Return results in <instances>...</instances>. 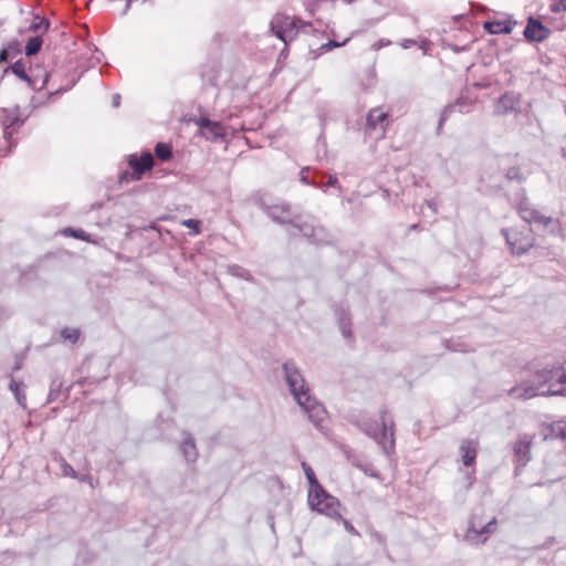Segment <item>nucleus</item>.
I'll use <instances>...</instances> for the list:
<instances>
[{"label": "nucleus", "instance_id": "f257e3e1", "mask_svg": "<svg viewBox=\"0 0 566 566\" xmlns=\"http://www.w3.org/2000/svg\"><path fill=\"white\" fill-rule=\"evenodd\" d=\"M560 371H565V363L546 366L533 373L518 386L513 387L510 395L522 399H531L536 396H566V377H560Z\"/></svg>", "mask_w": 566, "mask_h": 566}, {"label": "nucleus", "instance_id": "f03ea898", "mask_svg": "<svg viewBox=\"0 0 566 566\" xmlns=\"http://www.w3.org/2000/svg\"><path fill=\"white\" fill-rule=\"evenodd\" d=\"M285 380L294 400L316 427H319L326 419V410L311 394L300 370L293 363L283 365Z\"/></svg>", "mask_w": 566, "mask_h": 566}, {"label": "nucleus", "instance_id": "7ed1b4c3", "mask_svg": "<svg viewBox=\"0 0 566 566\" xmlns=\"http://www.w3.org/2000/svg\"><path fill=\"white\" fill-rule=\"evenodd\" d=\"M307 501L313 511L332 518H342L339 513V501L335 496L328 494L322 486L308 489Z\"/></svg>", "mask_w": 566, "mask_h": 566}, {"label": "nucleus", "instance_id": "20e7f679", "mask_svg": "<svg viewBox=\"0 0 566 566\" xmlns=\"http://www.w3.org/2000/svg\"><path fill=\"white\" fill-rule=\"evenodd\" d=\"M364 432L375 439L382 448L386 453H390L395 448V438H394V422L387 421L385 418V411L380 417V422H364L363 423Z\"/></svg>", "mask_w": 566, "mask_h": 566}, {"label": "nucleus", "instance_id": "39448f33", "mask_svg": "<svg viewBox=\"0 0 566 566\" xmlns=\"http://www.w3.org/2000/svg\"><path fill=\"white\" fill-rule=\"evenodd\" d=\"M502 233L513 254L521 255L533 247L534 239L528 228H524L521 231L503 229Z\"/></svg>", "mask_w": 566, "mask_h": 566}, {"label": "nucleus", "instance_id": "423d86ee", "mask_svg": "<svg viewBox=\"0 0 566 566\" xmlns=\"http://www.w3.org/2000/svg\"><path fill=\"white\" fill-rule=\"evenodd\" d=\"M270 25L271 31L285 44L293 41L298 33L295 20L286 14L274 15Z\"/></svg>", "mask_w": 566, "mask_h": 566}, {"label": "nucleus", "instance_id": "0eeeda50", "mask_svg": "<svg viewBox=\"0 0 566 566\" xmlns=\"http://www.w3.org/2000/svg\"><path fill=\"white\" fill-rule=\"evenodd\" d=\"M496 523V518H492L485 525H482V523L479 522L476 517H472L464 534V541L472 545L484 543L488 537L494 533Z\"/></svg>", "mask_w": 566, "mask_h": 566}, {"label": "nucleus", "instance_id": "6e6552de", "mask_svg": "<svg viewBox=\"0 0 566 566\" xmlns=\"http://www.w3.org/2000/svg\"><path fill=\"white\" fill-rule=\"evenodd\" d=\"M518 213L521 218L527 223H539L544 227L551 224L554 220L549 217L542 214L538 210L531 207V203L527 199H524L518 205Z\"/></svg>", "mask_w": 566, "mask_h": 566}, {"label": "nucleus", "instance_id": "1a4fd4ad", "mask_svg": "<svg viewBox=\"0 0 566 566\" xmlns=\"http://www.w3.org/2000/svg\"><path fill=\"white\" fill-rule=\"evenodd\" d=\"M266 213L273 221L281 223V224L294 223L295 219L297 218L293 213L290 205L285 203V202H280V203L269 206L266 208Z\"/></svg>", "mask_w": 566, "mask_h": 566}, {"label": "nucleus", "instance_id": "9d476101", "mask_svg": "<svg viewBox=\"0 0 566 566\" xmlns=\"http://www.w3.org/2000/svg\"><path fill=\"white\" fill-rule=\"evenodd\" d=\"M197 124L201 130V135L207 139L216 140L218 138L224 137L226 135V128L218 122H212L208 118H201Z\"/></svg>", "mask_w": 566, "mask_h": 566}, {"label": "nucleus", "instance_id": "9b49d317", "mask_svg": "<svg viewBox=\"0 0 566 566\" xmlns=\"http://www.w3.org/2000/svg\"><path fill=\"white\" fill-rule=\"evenodd\" d=\"M524 35L530 41L541 42L549 35V30L538 20L531 18L524 30Z\"/></svg>", "mask_w": 566, "mask_h": 566}, {"label": "nucleus", "instance_id": "f8f14e48", "mask_svg": "<svg viewBox=\"0 0 566 566\" xmlns=\"http://www.w3.org/2000/svg\"><path fill=\"white\" fill-rule=\"evenodd\" d=\"M479 449V441L473 439H465L461 442L459 451L461 460L464 465L470 467L475 462L476 453Z\"/></svg>", "mask_w": 566, "mask_h": 566}, {"label": "nucleus", "instance_id": "ddd939ff", "mask_svg": "<svg viewBox=\"0 0 566 566\" xmlns=\"http://www.w3.org/2000/svg\"><path fill=\"white\" fill-rule=\"evenodd\" d=\"M129 166L134 172L138 176L145 171L150 170L154 165V159L150 153H144L140 157L137 155H130L128 159Z\"/></svg>", "mask_w": 566, "mask_h": 566}, {"label": "nucleus", "instance_id": "4468645a", "mask_svg": "<svg viewBox=\"0 0 566 566\" xmlns=\"http://www.w3.org/2000/svg\"><path fill=\"white\" fill-rule=\"evenodd\" d=\"M531 443L530 437L524 436L514 446L515 461L517 465H525L531 459Z\"/></svg>", "mask_w": 566, "mask_h": 566}, {"label": "nucleus", "instance_id": "2eb2a0df", "mask_svg": "<svg viewBox=\"0 0 566 566\" xmlns=\"http://www.w3.org/2000/svg\"><path fill=\"white\" fill-rule=\"evenodd\" d=\"M387 118V113L382 112L379 108L371 109L367 115V126L371 129H376L378 125H380V135L384 134L385 127L382 123Z\"/></svg>", "mask_w": 566, "mask_h": 566}, {"label": "nucleus", "instance_id": "dca6fc26", "mask_svg": "<svg viewBox=\"0 0 566 566\" xmlns=\"http://www.w3.org/2000/svg\"><path fill=\"white\" fill-rule=\"evenodd\" d=\"M484 28L492 34H509L513 30V25L510 21H490L485 22Z\"/></svg>", "mask_w": 566, "mask_h": 566}, {"label": "nucleus", "instance_id": "f3484780", "mask_svg": "<svg viewBox=\"0 0 566 566\" xmlns=\"http://www.w3.org/2000/svg\"><path fill=\"white\" fill-rule=\"evenodd\" d=\"M517 104V99L513 94H504L499 101L495 106V113L496 114H505L510 111H513Z\"/></svg>", "mask_w": 566, "mask_h": 566}, {"label": "nucleus", "instance_id": "a211bd4d", "mask_svg": "<svg viewBox=\"0 0 566 566\" xmlns=\"http://www.w3.org/2000/svg\"><path fill=\"white\" fill-rule=\"evenodd\" d=\"M9 388L13 392L18 403L25 408L27 397L24 392L25 386L23 385V382L11 379Z\"/></svg>", "mask_w": 566, "mask_h": 566}, {"label": "nucleus", "instance_id": "6ab92c4d", "mask_svg": "<svg viewBox=\"0 0 566 566\" xmlns=\"http://www.w3.org/2000/svg\"><path fill=\"white\" fill-rule=\"evenodd\" d=\"M181 451L187 461H195L197 459V450L191 437L187 436L182 442Z\"/></svg>", "mask_w": 566, "mask_h": 566}, {"label": "nucleus", "instance_id": "aec40b11", "mask_svg": "<svg viewBox=\"0 0 566 566\" xmlns=\"http://www.w3.org/2000/svg\"><path fill=\"white\" fill-rule=\"evenodd\" d=\"M11 71L19 78L29 83L30 86L34 87L33 80L27 74L24 64L21 61H17L12 64Z\"/></svg>", "mask_w": 566, "mask_h": 566}, {"label": "nucleus", "instance_id": "412c9836", "mask_svg": "<svg viewBox=\"0 0 566 566\" xmlns=\"http://www.w3.org/2000/svg\"><path fill=\"white\" fill-rule=\"evenodd\" d=\"M549 436L552 438L566 439V422L556 421L549 426Z\"/></svg>", "mask_w": 566, "mask_h": 566}, {"label": "nucleus", "instance_id": "4be33fe9", "mask_svg": "<svg viewBox=\"0 0 566 566\" xmlns=\"http://www.w3.org/2000/svg\"><path fill=\"white\" fill-rule=\"evenodd\" d=\"M42 45V40L39 36H34L29 39L27 45H25V54L27 55H33L36 54Z\"/></svg>", "mask_w": 566, "mask_h": 566}, {"label": "nucleus", "instance_id": "5701e85b", "mask_svg": "<svg viewBox=\"0 0 566 566\" xmlns=\"http://www.w3.org/2000/svg\"><path fill=\"white\" fill-rule=\"evenodd\" d=\"M302 469L304 471V474L310 483V489H315V486H322L316 476H315V473L314 471L312 470V468L306 463V462H302Z\"/></svg>", "mask_w": 566, "mask_h": 566}, {"label": "nucleus", "instance_id": "b1692460", "mask_svg": "<svg viewBox=\"0 0 566 566\" xmlns=\"http://www.w3.org/2000/svg\"><path fill=\"white\" fill-rule=\"evenodd\" d=\"M155 154L160 160H167L171 156V148L169 145L164 143H158L155 147Z\"/></svg>", "mask_w": 566, "mask_h": 566}, {"label": "nucleus", "instance_id": "393cba45", "mask_svg": "<svg viewBox=\"0 0 566 566\" xmlns=\"http://www.w3.org/2000/svg\"><path fill=\"white\" fill-rule=\"evenodd\" d=\"M181 226L191 230L190 234L197 235L200 233V221L195 219H185L181 221Z\"/></svg>", "mask_w": 566, "mask_h": 566}, {"label": "nucleus", "instance_id": "a878e982", "mask_svg": "<svg viewBox=\"0 0 566 566\" xmlns=\"http://www.w3.org/2000/svg\"><path fill=\"white\" fill-rule=\"evenodd\" d=\"M61 335L64 339L75 343L80 337V331L76 328H64Z\"/></svg>", "mask_w": 566, "mask_h": 566}, {"label": "nucleus", "instance_id": "bb28decb", "mask_svg": "<svg viewBox=\"0 0 566 566\" xmlns=\"http://www.w3.org/2000/svg\"><path fill=\"white\" fill-rule=\"evenodd\" d=\"M60 468H61L62 474L64 476H70V478H73V479H77L78 478V475L75 472V470L73 469V467L70 465L66 461L61 460Z\"/></svg>", "mask_w": 566, "mask_h": 566}, {"label": "nucleus", "instance_id": "cd10ccee", "mask_svg": "<svg viewBox=\"0 0 566 566\" xmlns=\"http://www.w3.org/2000/svg\"><path fill=\"white\" fill-rule=\"evenodd\" d=\"M65 235L74 237L76 239H81L84 241H90L88 235L83 230H74L72 228H67L63 230Z\"/></svg>", "mask_w": 566, "mask_h": 566}, {"label": "nucleus", "instance_id": "c85d7f7f", "mask_svg": "<svg viewBox=\"0 0 566 566\" xmlns=\"http://www.w3.org/2000/svg\"><path fill=\"white\" fill-rule=\"evenodd\" d=\"M549 8L554 13L566 11V0H551Z\"/></svg>", "mask_w": 566, "mask_h": 566}, {"label": "nucleus", "instance_id": "c756f323", "mask_svg": "<svg viewBox=\"0 0 566 566\" xmlns=\"http://www.w3.org/2000/svg\"><path fill=\"white\" fill-rule=\"evenodd\" d=\"M42 28L46 30L49 28V22L43 18L36 17L33 23L31 24V29L36 31Z\"/></svg>", "mask_w": 566, "mask_h": 566}, {"label": "nucleus", "instance_id": "7c9ffc66", "mask_svg": "<svg viewBox=\"0 0 566 566\" xmlns=\"http://www.w3.org/2000/svg\"><path fill=\"white\" fill-rule=\"evenodd\" d=\"M295 228L306 238H312L314 235V229L310 226L301 227L298 224H295Z\"/></svg>", "mask_w": 566, "mask_h": 566}, {"label": "nucleus", "instance_id": "2f4dec72", "mask_svg": "<svg viewBox=\"0 0 566 566\" xmlns=\"http://www.w3.org/2000/svg\"><path fill=\"white\" fill-rule=\"evenodd\" d=\"M347 41H348V39L344 40L342 43H338L336 41L331 40L327 43L323 44L322 49L325 50V51H328V50H332L334 48H338V46H342V45L346 44Z\"/></svg>", "mask_w": 566, "mask_h": 566}, {"label": "nucleus", "instance_id": "473e14b6", "mask_svg": "<svg viewBox=\"0 0 566 566\" xmlns=\"http://www.w3.org/2000/svg\"><path fill=\"white\" fill-rule=\"evenodd\" d=\"M454 107H455V105L448 106L443 109L441 117H440L439 126H441L443 124V122L448 118L449 114L453 111Z\"/></svg>", "mask_w": 566, "mask_h": 566}, {"label": "nucleus", "instance_id": "72a5a7b5", "mask_svg": "<svg viewBox=\"0 0 566 566\" xmlns=\"http://www.w3.org/2000/svg\"><path fill=\"white\" fill-rule=\"evenodd\" d=\"M18 122V118H13L9 124H6V127H4V137L6 138H9V136L12 134V128L14 126V124Z\"/></svg>", "mask_w": 566, "mask_h": 566}, {"label": "nucleus", "instance_id": "f704fd0d", "mask_svg": "<svg viewBox=\"0 0 566 566\" xmlns=\"http://www.w3.org/2000/svg\"><path fill=\"white\" fill-rule=\"evenodd\" d=\"M417 42L415 40H411V39H406L401 42V46L403 49H409L410 46L415 45Z\"/></svg>", "mask_w": 566, "mask_h": 566}, {"label": "nucleus", "instance_id": "c9c22d12", "mask_svg": "<svg viewBox=\"0 0 566 566\" xmlns=\"http://www.w3.org/2000/svg\"><path fill=\"white\" fill-rule=\"evenodd\" d=\"M326 185L329 187H338V180L335 176H331Z\"/></svg>", "mask_w": 566, "mask_h": 566}, {"label": "nucleus", "instance_id": "e433bc0d", "mask_svg": "<svg viewBox=\"0 0 566 566\" xmlns=\"http://www.w3.org/2000/svg\"><path fill=\"white\" fill-rule=\"evenodd\" d=\"M518 177V170L513 168L511 170H509L507 172V178L510 179H514V178H517Z\"/></svg>", "mask_w": 566, "mask_h": 566}, {"label": "nucleus", "instance_id": "4c0bfd02", "mask_svg": "<svg viewBox=\"0 0 566 566\" xmlns=\"http://www.w3.org/2000/svg\"><path fill=\"white\" fill-rule=\"evenodd\" d=\"M388 44H390V42H389V41L384 42L382 40H380V41H378L377 43H375V44H374V49H375V50H379V49H381L382 46L388 45Z\"/></svg>", "mask_w": 566, "mask_h": 566}, {"label": "nucleus", "instance_id": "58836bf2", "mask_svg": "<svg viewBox=\"0 0 566 566\" xmlns=\"http://www.w3.org/2000/svg\"><path fill=\"white\" fill-rule=\"evenodd\" d=\"M358 468L360 470H363L365 474L370 475V476H375L374 472L368 467L358 465Z\"/></svg>", "mask_w": 566, "mask_h": 566}, {"label": "nucleus", "instance_id": "ea45409f", "mask_svg": "<svg viewBox=\"0 0 566 566\" xmlns=\"http://www.w3.org/2000/svg\"><path fill=\"white\" fill-rule=\"evenodd\" d=\"M343 524H344V527H345L346 531L355 532V528L353 527V525L348 521L343 520Z\"/></svg>", "mask_w": 566, "mask_h": 566}, {"label": "nucleus", "instance_id": "a19ab883", "mask_svg": "<svg viewBox=\"0 0 566 566\" xmlns=\"http://www.w3.org/2000/svg\"><path fill=\"white\" fill-rule=\"evenodd\" d=\"M342 333L345 337H349L350 336V329L347 328V326L345 324H342Z\"/></svg>", "mask_w": 566, "mask_h": 566}, {"label": "nucleus", "instance_id": "79ce46f5", "mask_svg": "<svg viewBox=\"0 0 566 566\" xmlns=\"http://www.w3.org/2000/svg\"><path fill=\"white\" fill-rule=\"evenodd\" d=\"M119 102H120V96H119V94H115V95L113 96V106H114V107H118V106H119Z\"/></svg>", "mask_w": 566, "mask_h": 566}, {"label": "nucleus", "instance_id": "37998d69", "mask_svg": "<svg viewBox=\"0 0 566 566\" xmlns=\"http://www.w3.org/2000/svg\"><path fill=\"white\" fill-rule=\"evenodd\" d=\"M308 170L307 169H303L302 172H301V180L304 182V184H308L307 181V176H306V172Z\"/></svg>", "mask_w": 566, "mask_h": 566}, {"label": "nucleus", "instance_id": "c03bdc74", "mask_svg": "<svg viewBox=\"0 0 566 566\" xmlns=\"http://www.w3.org/2000/svg\"><path fill=\"white\" fill-rule=\"evenodd\" d=\"M428 45H429V42H428L427 40H422V41L420 42V45H419V46H420V49H421V50H423V51L426 52V51H427V49H428Z\"/></svg>", "mask_w": 566, "mask_h": 566}, {"label": "nucleus", "instance_id": "a18cd8bd", "mask_svg": "<svg viewBox=\"0 0 566 566\" xmlns=\"http://www.w3.org/2000/svg\"><path fill=\"white\" fill-rule=\"evenodd\" d=\"M48 77H49V75H48V74H45V75H44L43 83H42V86H41L40 88H42V87L45 85V83L48 82Z\"/></svg>", "mask_w": 566, "mask_h": 566}, {"label": "nucleus", "instance_id": "49530a36", "mask_svg": "<svg viewBox=\"0 0 566 566\" xmlns=\"http://www.w3.org/2000/svg\"><path fill=\"white\" fill-rule=\"evenodd\" d=\"M6 55H7V52L3 50V51L1 52V60H4V59H6Z\"/></svg>", "mask_w": 566, "mask_h": 566}, {"label": "nucleus", "instance_id": "de8ad7c7", "mask_svg": "<svg viewBox=\"0 0 566 566\" xmlns=\"http://www.w3.org/2000/svg\"><path fill=\"white\" fill-rule=\"evenodd\" d=\"M81 481H87L88 480V476L87 475H83L81 478H78Z\"/></svg>", "mask_w": 566, "mask_h": 566}]
</instances>
